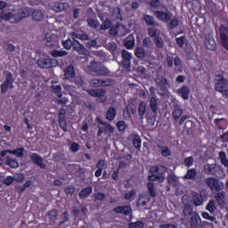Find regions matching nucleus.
I'll use <instances>...</instances> for the list:
<instances>
[{"label": "nucleus", "instance_id": "obj_31", "mask_svg": "<svg viewBox=\"0 0 228 228\" xmlns=\"http://www.w3.org/2000/svg\"><path fill=\"white\" fill-rule=\"evenodd\" d=\"M142 19L146 26H156V20L154 16L149 14H143Z\"/></svg>", "mask_w": 228, "mask_h": 228}, {"label": "nucleus", "instance_id": "obj_44", "mask_svg": "<svg viewBox=\"0 0 228 228\" xmlns=\"http://www.w3.org/2000/svg\"><path fill=\"white\" fill-rule=\"evenodd\" d=\"M50 222H55L56 218H58V210L53 208L47 213Z\"/></svg>", "mask_w": 228, "mask_h": 228}, {"label": "nucleus", "instance_id": "obj_53", "mask_svg": "<svg viewBox=\"0 0 228 228\" xmlns=\"http://www.w3.org/2000/svg\"><path fill=\"white\" fill-rule=\"evenodd\" d=\"M87 24L88 26H90V28H93L94 29H97V28H99L100 25L99 20L93 19H88Z\"/></svg>", "mask_w": 228, "mask_h": 228}, {"label": "nucleus", "instance_id": "obj_34", "mask_svg": "<svg viewBox=\"0 0 228 228\" xmlns=\"http://www.w3.org/2000/svg\"><path fill=\"white\" fill-rule=\"evenodd\" d=\"M150 106L152 113H158V99L156 96H151L150 98Z\"/></svg>", "mask_w": 228, "mask_h": 228}, {"label": "nucleus", "instance_id": "obj_24", "mask_svg": "<svg viewBox=\"0 0 228 228\" xmlns=\"http://www.w3.org/2000/svg\"><path fill=\"white\" fill-rule=\"evenodd\" d=\"M157 86L163 92L167 89V85H168V79L165 76H161L155 79Z\"/></svg>", "mask_w": 228, "mask_h": 228}, {"label": "nucleus", "instance_id": "obj_5", "mask_svg": "<svg viewBox=\"0 0 228 228\" xmlns=\"http://www.w3.org/2000/svg\"><path fill=\"white\" fill-rule=\"evenodd\" d=\"M161 8H164L165 11H153V15L158 19V20H160V22L167 24V22H170L173 13L170 12L165 5H161Z\"/></svg>", "mask_w": 228, "mask_h": 228}, {"label": "nucleus", "instance_id": "obj_41", "mask_svg": "<svg viewBox=\"0 0 228 228\" xmlns=\"http://www.w3.org/2000/svg\"><path fill=\"white\" fill-rule=\"evenodd\" d=\"M9 154H13L16 158H24V148L10 150Z\"/></svg>", "mask_w": 228, "mask_h": 228}, {"label": "nucleus", "instance_id": "obj_45", "mask_svg": "<svg viewBox=\"0 0 228 228\" xmlns=\"http://www.w3.org/2000/svg\"><path fill=\"white\" fill-rule=\"evenodd\" d=\"M18 12L20 13V17L21 20L23 19H27V17H29V15H30L29 10L28 8L19 9Z\"/></svg>", "mask_w": 228, "mask_h": 228}, {"label": "nucleus", "instance_id": "obj_11", "mask_svg": "<svg viewBox=\"0 0 228 228\" xmlns=\"http://www.w3.org/2000/svg\"><path fill=\"white\" fill-rule=\"evenodd\" d=\"M59 118V127L62 129L64 133H67L68 127H67V110L65 108H61L58 114Z\"/></svg>", "mask_w": 228, "mask_h": 228}, {"label": "nucleus", "instance_id": "obj_58", "mask_svg": "<svg viewBox=\"0 0 228 228\" xmlns=\"http://www.w3.org/2000/svg\"><path fill=\"white\" fill-rule=\"evenodd\" d=\"M13 181H15V178L12 175H9L3 180V184H5V186H12V184H13Z\"/></svg>", "mask_w": 228, "mask_h": 228}, {"label": "nucleus", "instance_id": "obj_14", "mask_svg": "<svg viewBox=\"0 0 228 228\" xmlns=\"http://www.w3.org/2000/svg\"><path fill=\"white\" fill-rule=\"evenodd\" d=\"M51 8L56 13H60L61 12H67V10H69V4L55 2L51 4Z\"/></svg>", "mask_w": 228, "mask_h": 228}, {"label": "nucleus", "instance_id": "obj_61", "mask_svg": "<svg viewBox=\"0 0 228 228\" xmlns=\"http://www.w3.org/2000/svg\"><path fill=\"white\" fill-rule=\"evenodd\" d=\"M94 197L95 200H104V199H106V194L103 192H97L94 194Z\"/></svg>", "mask_w": 228, "mask_h": 228}, {"label": "nucleus", "instance_id": "obj_59", "mask_svg": "<svg viewBox=\"0 0 228 228\" xmlns=\"http://www.w3.org/2000/svg\"><path fill=\"white\" fill-rule=\"evenodd\" d=\"M160 5H161V2L159 0H151V2H150V6L153 10L159 8Z\"/></svg>", "mask_w": 228, "mask_h": 228}, {"label": "nucleus", "instance_id": "obj_32", "mask_svg": "<svg viewBox=\"0 0 228 228\" xmlns=\"http://www.w3.org/2000/svg\"><path fill=\"white\" fill-rule=\"evenodd\" d=\"M32 19L37 22H40L44 20V12H42V10H35L32 12Z\"/></svg>", "mask_w": 228, "mask_h": 228}, {"label": "nucleus", "instance_id": "obj_54", "mask_svg": "<svg viewBox=\"0 0 228 228\" xmlns=\"http://www.w3.org/2000/svg\"><path fill=\"white\" fill-rule=\"evenodd\" d=\"M116 127H118V131H119V133L126 131V121L124 120L118 121L116 124Z\"/></svg>", "mask_w": 228, "mask_h": 228}, {"label": "nucleus", "instance_id": "obj_63", "mask_svg": "<svg viewBox=\"0 0 228 228\" xmlns=\"http://www.w3.org/2000/svg\"><path fill=\"white\" fill-rule=\"evenodd\" d=\"M79 143L72 142L69 151H71V152H77L79 151Z\"/></svg>", "mask_w": 228, "mask_h": 228}, {"label": "nucleus", "instance_id": "obj_1", "mask_svg": "<svg viewBox=\"0 0 228 228\" xmlns=\"http://www.w3.org/2000/svg\"><path fill=\"white\" fill-rule=\"evenodd\" d=\"M167 167L163 165L152 166L150 168L151 175L148 176L149 181H158L163 183L165 181V174L167 172Z\"/></svg>", "mask_w": 228, "mask_h": 228}, {"label": "nucleus", "instance_id": "obj_38", "mask_svg": "<svg viewBox=\"0 0 228 228\" xmlns=\"http://www.w3.org/2000/svg\"><path fill=\"white\" fill-rule=\"evenodd\" d=\"M158 149H161V155L163 158H168L170 154H172V151H170V148L168 146H161L159 144L157 145Z\"/></svg>", "mask_w": 228, "mask_h": 228}, {"label": "nucleus", "instance_id": "obj_21", "mask_svg": "<svg viewBox=\"0 0 228 228\" xmlns=\"http://www.w3.org/2000/svg\"><path fill=\"white\" fill-rule=\"evenodd\" d=\"M74 77H76V69L74 65L69 64L64 69V79H74Z\"/></svg>", "mask_w": 228, "mask_h": 228}, {"label": "nucleus", "instance_id": "obj_3", "mask_svg": "<svg viewBox=\"0 0 228 228\" xmlns=\"http://www.w3.org/2000/svg\"><path fill=\"white\" fill-rule=\"evenodd\" d=\"M88 70L97 74V76H108L110 74V69L106 66L102 65L101 62L92 61L88 66Z\"/></svg>", "mask_w": 228, "mask_h": 228}, {"label": "nucleus", "instance_id": "obj_9", "mask_svg": "<svg viewBox=\"0 0 228 228\" xmlns=\"http://www.w3.org/2000/svg\"><path fill=\"white\" fill-rule=\"evenodd\" d=\"M113 83L111 78L101 79V78H93L89 80V86L92 88H99L101 86H110Z\"/></svg>", "mask_w": 228, "mask_h": 228}, {"label": "nucleus", "instance_id": "obj_35", "mask_svg": "<svg viewBox=\"0 0 228 228\" xmlns=\"http://www.w3.org/2000/svg\"><path fill=\"white\" fill-rule=\"evenodd\" d=\"M216 200L220 206L225 204V191H217Z\"/></svg>", "mask_w": 228, "mask_h": 228}, {"label": "nucleus", "instance_id": "obj_23", "mask_svg": "<svg viewBox=\"0 0 228 228\" xmlns=\"http://www.w3.org/2000/svg\"><path fill=\"white\" fill-rule=\"evenodd\" d=\"M91 193H94V187L89 185L80 191L78 197L81 200H83L85 199H88Z\"/></svg>", "mask_w": 228, "mask_h": 228}, {"label": "nucleus", "instance_id": "obj_7", "mask_svg": "<svg viewBox=\"0 0 228 228\" xmlns=\"http://www.w3.org/2000/svg\"><path fill=\"white\" fill-rule=\"evenodd\" d=\"M86 92L91 97H96V102H100V104H104L107 100L106 90L104 89H88Z\"/></svg>", "mask_w": 228, "mask_h": 228}, {"label": "nucleus", "instance_id": "obj_2", "mask_svg": "<svg viewBox=\"0 0 228 228\" xmlns=\"http://www.w3.org/2000/svg\"><path fill=\"white\" fill-rule=\"evenodd\" d=\"M183 113H184L183 106L179 105L178 103H174L172 111L173 120H175V122H178L179 120L180 126H183V124H184V122L190 118L188 115H183Z\"/></svg>", "mask_w": 228, "mask_h": 228}, {"label": "nucleus", "instance_id": "obj_13", "mask_svg": "<svg viewBox=\"0 0 228 228\" xmlns=\"http://www.w3.org/2000/svg\"><path fill=\"white\" fill-rule=\"evenodd\" d=\"M205 181L210 190H215V191H222V186H220V182L218 179L211 176L205 179Z\"/></svg>", "mask_w": 228, "mask_h": 228}, {"label": "nucleus", "instance_id": "obj_8", "mask_svg": "<svg viewBox=\"0 0 228 228\" xmlns=\"http://www.w3.org/2000/svg\"><path fill=\"white\" fill-rule=\"evenodd\" d=\"M37 64L40 69H51L58 65V61L51 58H39Z\"/></svg>", "mask_w": 228, "mask_h": 228}, {"label": "nucleus", "instance_id": "obj_50", "mask_svg": "<svg viewBox=\"0 0 228 228\" xmlns=\"http://www.w3.org/2000/svg\"><path fill=\"white\" fill-rule=\"evenodd\" d=\"M145 111H147V105H145V102H141L138 107V113L140 117H143V115H145Z\"/></svg>", "mask_w": 228, "mask_h": 228}, {"label": "nucleus", "instance_id": "obj_29", "mask_svg": "<svg viewBox=\"0 0 228 228\" xmlns=\"http://www.w3.org/2000/svg\"><path fill=\"white\" fill-rule=\"evenodd\" d=\"M149 200H151V197L148 194H141L137 200V206L145 207L149 204Z\"/></svg>", "mask_w": 228, "mask_h": 228}, {"label": "nucleus", "instance_id": "obj_51", "mask_svg": "<svg viewBox=\"0 0 228 228\" xmlns=\"http://www.w3.org/2000/svg\"><path fill=\"white\" fill-rule=\"evenodd\" d=\"M183 215H184V216L193 215V208L191 207V205H190V204L184 205Z\"/></svg>", "mask_w": 228, "mask_h": 228}, {"label": "nucleus", "instance_id": "obj_6", "mask_svg": "<svg viewBox=\"0 0 228 228\" xmlns=\"http://www.w3.org/2000/svg\"><path fill=\"white\" fill-rule=\"evenodd\" d=\"M14 81L15 79L13 78V74H12V72H8L5 76V80L0 85L1 94H6L8 90H13L15 87L13 86Z\"/></svg>", "mask_w": 228, "mask_h": 228}, {"label": "nucleus", "instance_id": "obj_22", "mask_svg": "<svg viewBox=\"0 0 228 228\" xmlns=\"http://www.w3.org/2000/svg\"><path fill=\"white\" fill-rule=\"evenodd\" d=\"M73 49L82 56H86V53H88L86 48H85V45H83L77 40H74Z\"/></svg>", "mask_w": 228, "mask_h": 228}, {"label": "nucleus", "instance_id": "obj_46", "mask_svg": "<svg viewBox=\"0 0 228 228\" xmlns=\"http://www.w3.org/2000/svg\"><path fill=\"white\" fill-rule=\"evenodd\" d=\"M62 45L64 47V49H66L67 51H70V49H72V47L74 48V40H70V38L62 41Z\"/></svg>", "mask_w": 228, "mask_h": 228}, {"label": "nucleus", "instance_id": "obj_19", "mask_svg": "<svg viewBox=\"0 0 228 228\" xmlns=\"http://www.w3.org/2000/svg\"><path fill=\"white\" fill-rule=\"evenodd\" d=\"M191 198L193 205L196 208H199V206H202V204H204V195H202V192H192Z\"/></svg>", "mask_w": 228, "mask_h": 228}, {"label": "nucleus", "instance_id": "obj_55", "mask_svg": "<svg viewBox=\"0 0 228 228\" xmlns=\"http://www.w3.org/2000/svg\"><path fill=\"white\" fill-rule=\"evenodd\" d=\"M74 79L75 86H77V88H81V86H84L85 81L83 80V77H75Z\"/></svg>", "mask_w": 228, "mask_h": 228}, {"label": "nucleus", "instance_id": "obj_26", "mask_svg": "<svg viewBox=\"0 0 228 228\" xmlns=\"http://www.w3.org/2000/svg\"><path fill=\"white\" fill-rule=\"evenodd\" d=\"M134 56H136L138 60H144L147 56V50L142 46L136 47L134 50Z\"/></svg>", "mask_w": 228, "mask_h": 228}, {"label": "nucleus", "instance_id": "obj_37", "mask_svg": "<svg viewBox=\"0 0 228 228\" xmlns=\"http://www.w3.org/2000/svg\"><path fill=\"white\" fill-rule=\"evenodd\" d=\"M195 177H197V170H195V168H191L187 171V173L183 176V179L193 181Z\"/></svg>", "mask_w": 228, "mask_h": 228}, {"label": "nucleus", "instance_id": "obj_15", "mask_svg": "<svg viewBox=\"0 0 228 228\" xmlns=\"http://www.w3.org/2000/svg\"><path fill=\"white\" fill-rule=\"evenodd\" d=\"M30 159L34 165L39 167V168H45V164L44 163V158H42L38 153H32L30 155Z\"/></svg>", "mask_w": 228, "mask_h": 228}, {"label": "nucleus", "instance_id": "obj_18", "mask_svg": "<svg viewBox=\"0 0 228 228\" xmlns=\"http://www.w3.org/2000/svg\"><path fill=\"white\" fill-rule=\"evenodd\" d=\"M121 56L125 69H129L131 67V60L133 59V54H131L126 50H123L121 53Z\"/></svg>", "mask_w": 228, "mask_h": 228}, {"label": "nucleus", "instance_id": "obj_62", "mask_svg": "<svg viewBox=\"0 0 228 228\" xmlns=\"http://www.w3.org/2000/svg\"><path fill=\"white\" fill-rule=\"evenodd\" d=\"M86 47H87V49H92V47H97V41L94 39L87 41L86 43Z\"/></svg>", "mask_w": 228, "mask_h": 228}, {"label": "nucleus", "instance_id": "obj_60", "mask_svg": "<svg viewBox=\"0 0 228 228\" xmlns=\"http://www.w3.org/2000/svg\"><path fill=\"white\" fill-rule=\"evenodd\" d=\"M107 47H108L109 51H110V53H115V51H117V49H118L117 43H115V42L109 43L107 45Z\"/></svg>", "mask_w": 228, "mask_h": 228}, {"label": "nucleus", "instance_id": "obj_28", "mask_svg": "<svg viewBox=\"0 0 228 228\" xmlns=\"http://www.w3.org/2000/svg\"><path fill=\"white\" fill-rule=\"evenodd\" d=\"M200 224V216L198 213H193L191 216V228H197Z\"/></svg>", "mask_w": 228, "mask_h": 228}, {"label": "nucleus", "instance_id": "obj_52", "mask_svg": "<svg viewBox=\"0 0 228 228\" xmlns=\"http://www.w3.org/2000/svg\"><path fill=\"white\" fill-rule=\"evenodd\" d=\"M184 42H186V36H181L180 37L175 38V43L178 47H184Z\"/></svg>", "mask_w": 228, "mask_h": 228}, {"label": "nucleus", "instance_id": "obj_27", "mask_svg": "<svg viewBox=\"0 0 228 228\" xmlns=\"http://www.w3.org/2000/svg\"><path fill=\"white\" fill-rule=\"evenodd\" d=\"M115 117H117V109L115 107L109 108L105 116L106 120L111 122L115 120Z\"/></svg>", "mask_w": 228, "mask_h": 228}, {"label": "nucleus", "instance_id": "obj_49", "mask_svg": "<svg viewBox=\"0 0 228 228\" xmlns=\"http://www.w3.org/2000/svg\"><path fill=\"white\" fill-rule=\"evenodd\" d=\"M147 188H148V191H150V196L151 198L156 197V189L154 188V183L149 182L147 183Z\"/></svg>", "mask_w": 228, "mask_h": 228}, {"label": "nucleus", "instance_id": "obj_36", "mask_svg": "<svg viewBox=\"0 0 228 228\" xmlns=\"http://www.w3.org/2000/svg\"><path fill=\"white\" fill-rule=\"evenodd\" d=\"M206 209L207 211H209L211 215H214V213L216 211V203L215 200H210L206 206Z\"/></svg>", "mask_w": 228, "mask_h": 228}, {"label": "nucleus", "instance_id": "obj_12", "mask_svg": "<svg viewBox=\"0 0 228 228\" xmlns=\"http://www.w3.org/2000/svg\"><path fill=\"white\" fill-rule=\"evenodd\" d=\"M205 170L209 175H222V174H224L222 167L216 166V164H208L205 167Z\"/></svg>", "mask_w": 228, "mask_h": 228}, {"label": "nucleus", "instance_id": "obj_64", "mask_svg": "<svg viewBox=\"0 0 228 228\" xmlns=\"http://www.w3.org/2000/svg\"><path fill=\"white\" fill-rule=\"evenodd\" d=\"M125 47L126 49H134V41L133 40H128L125 43Z\"/></svg>", "mask_w": 228, "mask_h": 228}, {"label": "nucleus", "instance_id": "obj_20", "mask_svg": "<svg viewBox=\"0 0 228 228\" xmlns=\"http://www.w3.org/2000/svg\"><path fill=\"white\" fill-rule=\"evenodd\" d=\"M190 87L186 85H183L181 88L177 90L178 95L183 99V101H188L190 99Z\"/></svg>", "mask_w": 228, "mask_h": 228}, {"label": "nucleus", "instance_id": "obj_25", "mask_svg": "<svg viewBox=\"0 0 228 228\" xmlns=\"http://www.w3.org/2000/svg\"><path fill=\"white\" fill-rule=\"evenodd\" d=\"M104 167H106V161H104V159H99L96 163L97 170L94 173L96 177H101V175H102V170H104Z\"/></svg>", "mask_w": 228, "mask_h": 228}, {"label": "nucleus", "instance_id": "obj_16", "mask_svg": "<svg viewBox=\"0 0 228 228\" xmlns=\"http://www.w3.org/2000/svg\"><path fill=\"white\" fill-rule=\"evenodd\" d=\"M133 209L129 206H118L114 208L113 212L117 215H125V216H129Z\"/></svg>", "mask_w": 228, "mask_h": 228}, {"label": "nucleus", "instance_id": "obj_56", "mask_svg": "<svg viewBox=\"0 0 228 228\" xmlns=\"http://www.w3.org/2000/svg\"><path fill=\"white\" fill-rule=\"evenodd\" d=\"M148 35L151 38H156L158 36V28H148Z\"/></svg>", "mask_w": 228, "mask_h": 228}, {"label": "nucleus", "instance_id": "obj_48", "mask_svg": "<svg viewBox=\"0 0 228 228\" xmlns=\"http://www.w3.org/2000/svg\"><path fill=\"white\" fill-rule=\"evenodd\" d=\"M145 224L143 221H136L128 224V228H143Z\"/></svg>", "mask_w": 228, "mask_h": 228}, {"label": "nucleus", "instance_id": "obj_57", "mask_svg": "<svg viewBox=\"0 0 228 228\" xmlns=\"http://www.w3.org/2000/svg\"><path fill=\"white\" fill-rule=\"evenodd\" d=\"M110 27L111 21L110 20H105L100 26V29L106 31V29H110Z\"/></svg>", "mask_w": 228, "mask_h": 228}, {"label": "nucleus", "instance_id": "obj_43", "mask_svg": "<svg viewBox=\"0 0 228 228\" xmlns=\"http://www.w3.org/2000/svg\"><path fill=\"white\" fill-rule=\"evenodd\" d=\"M153 40L157 49H163L165 47V42L161 37L158 36Z\"/></svg>", "mask_w": 228, "mask_h": 228}, {"label": "nucleus", "instance_id": "obj_39", "mask_svg": "<svg viewBox=\"0 0 228 228\" xmlns=\"http://www.w3.org/2000/svg\"><path fill=\"white\" fill-rule=\"evenodd\" d=\"M143 49H146V51H151L152 49V40H151V37H144L142 39V46Z\"/></svg>", "mask_w": 228, "mask_h": 228}, {"label": "nucleus", "instance_id": "obj_17", "mask_svg": "<svg viewBox=\"0 0 228 228\" xmlns=\"http://www.w3.org/2000/svg\"><path fill=\"white\" fill-rule=\"evenodd\" d=\"M205 45L208 51H216V42L215 41L213 35L208 34L206 36Z\"/></svg>", "mask_w": 228, "mask_h": 228}, {"label": "nucleus", "instance_id": "obj_4", "mask_svg": "<svg viewBox=\"0 0 228 228\" xmlns=\"http://www.w3.org/2000/svg\"><path fill=\"white\" fill-rule=\"evenodd\" d=\"M216 91L222 94L223 97H225V99H228V79L222 75L217 76Z\"/></svg>", "mask_w": 228, "mask_h": 228}, {"label": "nucleus", "instance_id": "obj_30", "mask_svg": "<svg viewBox=\"0 0 228 228\" xmlns=\"http://www.w3.org/2000/svg\"><path fill=\"white\" fill-rule=\"evenodd\" d=\"M69 52L65 50H53L50 52V55L52 58H63V56H67Z\"/></svg>", "mask_w": 228, "mask_h": 228}, {"label": "nucleus", "instance_id": "obj_10", "mask_svg": "<svg viewBox=\"0 0 228 228\" xmlns=\"http://www.w3.org/2000/svg\"><path fill=\"white\" fill-rule=\"evenodd\" d=\"M220 42L226 51H228V27L221 25L219 27Z\"/></svg>", "mask_w": 228, "mask_h": 228}, {"label": "nucleus", "instance_id": "obj_47", "mask_svg": "<svg viewBox=\"0 0 228 228\" xmlns=\"http://www.w3.org/2000/svg\"><path fill=\"white\" fill-rule=\"evenodd\" d=\"M105 127V134H108L109 136H111L115 133V127L111 126L110 123H105L104 125Z\"/></svg>", "mask_w": 228, "mask_h": 228}, {"label": "nucleus", "instance_id": "obj_40", "mask_svg": "<svg viewBox=\"0 0 228 228\" xmlns=\"http://www.w3.org/2000/svg\"><path fill=\"white\" fill-rule=\"evenodd\" d=\"M5 165L11 168H19V162L16 159H10L8 156L6 157Z\"/></svg>", "mask_w": 228, "mask_h": 228}, {"label": "nucleus", "instance_id": "obj_33", "mask_svg": "<svg viewBox=\"0 0 228 228\" xmlns=\"http://www.w3.org/2000/svg\"><path fill=\"white\" fill-rule=\"evenodd\" d=\"M133 145L134 147L137 150L140 151L142 149V138H140V135L138 134H134L133 135Z\"/></svg>", "mask_w": 228, "mask_h": 228}, {"label": "nucleus", "instance_id": "obj_42", "mask_svg": "<svg viewBox=\"0 0 228 228\" xmlns=\"http://www.w3.org/2000/svg\"><path fill=\"white\" fill-rule=\"evenodd\" d=\"M177 26H179V20H177V18H173L170 19L167 24V28L168 29H175V28H177Z\"/></svg>", "mask_w": 228, "mask_h": 228}]
</instances>
